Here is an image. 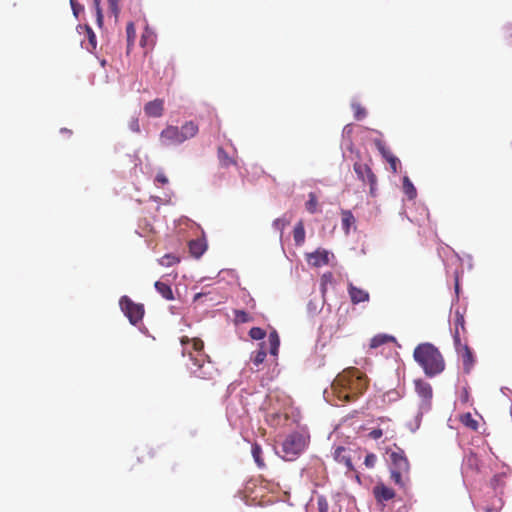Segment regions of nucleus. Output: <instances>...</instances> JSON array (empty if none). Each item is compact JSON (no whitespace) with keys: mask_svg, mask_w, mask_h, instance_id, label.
Segmentation results:
<instances>
[{"mask_svg":"<svg viewBox=\"0 0 512 512\" xmlns=\"http://www.w3.org/2000/svg\"><path fill=\"white\" fill-rule=\"evenodd\" d=\"M317 506L319 512H328L329 511V505L325 497L320 496L317 499Z\"/></svg>","mask_w":512,"mask_h":512,"instance_id":"42","label":"nucleus"},{"mask_svg":"<svg viewBox=\"0 0 512 512\" xmlns=\"http://www.w3.org/2000/svg\"><path fill=\"white\" fill-rule=\"evenodd\" d=\"M155 180L163 185L168 183V178L163 172H158Z\"/></svg>","mask_w":512,"mask_h":512,"instance_id":"48","label":"nucleus"},{"mask_svg":"<svg viewBox=\"0 0 512 512\" xmlns=\"http://www.w3.org/2000/svg\"><path fill=\"white\" fill-rule=\"evenodd\" d=\"M454 334H453V340L454 343H458L461 341V332H465V320L464 316L457 312L455 314L454 319Z\"/></svg>","mask_w":512,"mask_h":512,"instance_id":"18","label":"nucleus"},{"mask_svg":"<svg viewBox=\"0 0 512 512\" xmlns=\"http://www.w3.org/2000/svg\"><path fill=\"white\" fill-rule=\"evenodd\" d=\"M377 462V457L373 453H369L366 455L364 464L367 468H373Z\"/></svg>","mask_w":512,"mask_h":512,"instance_id":"43","label":"nucleus"},{"mask_svg":"<svg viewBox=\"0 0 512 512\" xmlns=\"http://www.w3.org/2000/svg\"><path fill=\"white\" fill-rule=\"evenodd\" d=\"M373 495L377 502L383 503L393 499L395 497V491L380 482L373 487Z\"/></svg>","mask_w":512,"mask_h":512,"instance_id":"10","label":"nucleus"},{"mask_svg":"<svg viewBox=\"0 0 512 512\" xmlns=\"http://www.w3.org/2000/svg\"><path fill=\"white\" fill-rule=\"evenodd\" d=\"M342 228L346 234L349 233L351 226L355 224V218L351 211L343 210L342 213Z\"/></svg>","mask_w":512,"mask_h":512,"instance_id":"22","label":"nucleus"},{"mask_svg":"<svg viewBox=\"0 0 512 512\" xmlns=\"http://www.w3.org/2000/svg\"><path fill=\"white\" fill-rule=\"evenodd\" d=\"M367 183L370 186V195L375 197L377 195V177L375 174H371L370 178L367 180Z\"/></svg>","mask_w":512,"mask_h":512,"instance_id":"40","label":"nucleus"},{"mask_svg":"<svg viewBox=\"0 0 512 512\" xmlns=\"http://www.w3.org/2000/svg\"><path fill=\"white\" fill-rule=\"evenodd\" d=\"M288 420V415L282 412H269L266 415L267 423L273 427L284 426Z\"/></svg>","mask_w":512,"mask_h":512,"instance_id":"16","label":"nucleus"},{"mask_svg":"<svg viewBox=\"0 0 512 512\" xmlns=\"http://www.w3.org/2000/svg\"><path fill=\"white\" fill-rule=\"evenodd\" d=\"M307 262L313 267H321L329 263V254L324 249L307 254Z\"/></svg>","mask_w":512,"mask_h":512,"instance_id":"12","label":"nucleus"},{"mask_svg":"<svg viewBox=\"0 0 512 512\" xmlns=\"http://www.w3.org/2000/svg\"><path fill=\"white\" fill-rule=\"evenodd\" d=\"M454 346L461 358L464 373L469 374L472 371L476 361L472 350L466 342L463 343L462 341H459V344L454 343Z\"/></svg>","mask_w":512,"mask_h":512,"instance_id":"9","label":"nucleus"},{"mask_svg":"<svg viewBox=\"0 0 512 512\" xmlns=\"http://www.w3.org/2000/svg\"><path fill=\"white\" fill-rule=\"evenodd\" d=\"M119 305L131 324L136 325L142 321L145 313L143 304L135 303L128 296L124 295L120 298Z\"/></svg>","mask_w":512,"mask_h":512,"instance_id":"7","label":"nucleus"},{"mask_svg":"<svg viewBox=\"0 0 512 512\" xmlns=\"http://www.w3.org/2000/svg\"><path fill=\"white\" fill-rule=\"evenodd\" d=\"M468 463L470 466H474L476 469H478V458L476 455H470L468 457Z\"/></svg>","mask_w":512,"mask_h":512,"instance_id":"49","label":"nucleus"},{"mask_svg":"<svg viewBox=\"0 0 512 512\" xmlns=\"http://www.w3.org/2000/svg\"><path fill=\"white\" fill-rule=\"evenodd\" d=\"M269 352L273 356H277L280 346V339L276 331H272L268 336Z\"/></svg>","mask_w":512,"mask_h":512,"instance_id":"21","label":"nucleus"},{"mask_svg":"<svg viewBox=\"0 0 512 512\" xmlns=\"http://www.w3.org/2000/svg\"><path fill=\"white\" fill-rule=\"evenodd\" d=\"M61 132H62V133H65V134H69V135H71V134H72V131H71V130H69V129H67V128H62V129H61Z\"/></svg>","mask_w":512,"mask_h":512,"instance_id":"51","label":"nucleus"},{"mask_svg":"<svg viewBox=\"0 0 512 512\" xmlns=\"http://www.w3.org/2000/svg\"><path fill=\"white\" fill-rule=\"evenodd\" d=\"M293 238L295 244L301 246L305 241V229L302 221H299L293 230Z\"/></svg>","mask_w":512,"mask_h":512,"instance_id":"20","label":"nucleus"},{"mask_svg":"<svg viewBox=\"0 0 512 512\" xmlns=\"http://www.w3.org/2000/svg\"><path fill=\"white\" fill-rule=\"evenodd\" d=\"M218 158L222 166L225 167L234 163L233 159H231L222 148L218 149Z\"/></svg>","mask_w":512,"mask_h":512,"instance_id":"34","label":"nucleus"},{"mask_svg":"<svg viewBox=\"0 0 512 512\" xmlns=\"http://www.w3.org/2000/svg\"><path fill=\"white\" fill-rule=\"evenodd\" d=\"M201 295H202L201 293H197V294L195 295V298H194V299H195V300H197L198 298H200V297H201Z\"/></svg>","mask_w":512,"mask_h":512,"instance_id":"52","label":"nucleus"},{"mask_svg":"<svg viewBox=\"0 0 512 512\" xmlns=\"http://www.w3.org/2000/svg\"><path fill=\"white\" fill-rule=\"evenodd\" d=\"M259 346L260 348L256 352H254L251 357V361L256 367H258L264 362L267 355L265 343H261Z\"/></svg>","mask_w":512,"mask_h":512,"instance_id":"23","label":"nucleus"},{"mask_svg":"<svg viewBox=\"0 0 512 512\" xmlns=\"http://www.w3.org/2000/svg\"><path fill=\"white\" fill-rule=\"evenodd\" d=\"M126 35H127V50L129 51L131 46L134 44L136 38V29L133 22L127 23L126 26Z\"/></svg>","mask_w":512,"mask_h":512,"instance_id":"27","label":"nucleus"},{"mask_svg":"<svg viewBox=\"0 0 512 512\" xmlns=\"http://www.w3.org/2000/svg\"><path fill=\"white\" fill-rule=\"evenodd\" d=\"M189 252L195 258H200L207 250V243L205 239H194L188 244Z\"/></svg>","mask_w":512,"mask_h":512,"instance_id":"15","label":"nucleus"},{"mask_svg":"<svg viewBox=\"0 0 512 512\" xmlns=\"http://www.w3.org/2000/svg\"><path fill=\"white\" fill-rule=\"evenodd\" d=\"M353 169L359 180L367 182L371 174H374L372 169L366 163L356 162L353 165Z\"/></svg>","mask_w":512,"mask_h":512,"instance_id":"17","label":"nucleus"},{"mask_svg":"<svg viewBox=\"0 0 512 512\" xmlns=\"http://www.w3.org/2000/svg\"><path fill=\"white\" fill-rule=\"evenodd\" d=\"M461 423L466 426L467 428H470L473 431H476L478 429V421L473 418L471 413H465L460 418Z\"/></svg>","mask_w":512,"mask_h":512,"instance_id":"26","label":"nucleus"},{"mask_svg":"<svg viewBox=\"0 0 512 512\" xmlns=\"http://www.w3.org/2000/svg\"><path fill=\"white\" fill-rule=\"evenodd\" d=\"M309 199L306 202V209L309 213L314 214L317 212L318 200L315 193L310 192L308 195Z\"/></svg>","mask_w":512,"mask_h":512,"instance_id":"30","label":"nucleus"},{"mask_svg":"<svg viewBox=\"0 0 512 512\" xmlns=\"http://www.w3.org/2000/svg\"><path fill=\"white\" fill-rule=\"evenodd\" d=\"M414 385L415 391L419 398L421 399L420 408L426 411L429 410L431 407V401L433 397L432 386L422 379L415 380Z\"/></svg>","mask_w":512,"mask_h":512,"instance_id":"8","label":"nucleus"},{"mask_svg":"<svg viewBox=\"0 0 512 512\" xmlns=\"http://www.w3.org/2000/svg\"><path fill=\"white\" fill-rule=\"evenodd\" d=\"M147 37H148V35L146 33L142 34L141 40H140L141 46H145Z\"/></svg>","mask_w":512,"mask_h":512,"instance_id":"50","label":"nucleus"},{"mask_svg":"<svg viewBox=\"0 0 512 512\" xmlns=\"http://www.w3.org/2000/svg\"><path fill=\"white\" fill-rule=\"evenodd\" d=\"M86 32H87V36H88L89 45L91 46L88 49L92 51V50L96 49V45H97L96 35H95L94 31L92 30V28L89 26H86Z\"/></svg>","mask_w":512,"mask_h":512,"instance_id":"37","label":"nucleus"},{"mask_svg":"<svg viewBox=\"0 0 512 512\" xmlns=\"http://www.w3.org/2000/svg\"><path fill=\"white\" fill-rule=\"evenodd\" d=\"M413 357L428 377L439 375L445 369V361L441 352L431 343L419 344L414 349Z\"/></svg>","mask_w":512,"mask_h":512,"instance_id":"3","label":"nucleus"},{"mask_svg":"<svg viewBox=\"0 0 512 512\" xmlns=\"http://www.w3.org/2000/svg\"><path fill=\"white\" fill-rule=\"evenodd\" d=\"M198 132V124L194 121H186L180 128L174 125L166 126L161 131L159 140L163 146L180 145L194 138Z\"/></svg>","mask_w":512,"mask_h":512,"instance_id":"5","label":"nucleus"},{"mask_svg":"<svg viewBox=\"0 0 512 512\" xmlns=\"http://www.w3.org/2000/svg\"><path fill=\"white\" fill-rule=\"evenodd\" d=\"M234 317V320L237 324L247 323L252 320V317L243 310H235Z\"/></svg>","mask_w":512,"mask_h":512,"instance_id":"31","label":"nucleus"},{"mask_svg":"<svg viewBox=\"0 0 512 512\" xmlns=\"http://www.w3.org/2000/svg\"><path fill=\"white\" fill-rule=\"evenodd\" d=\"M71 8L75 17H78L79 13L83 11V6L76 2V0H70Z\"/></svg>","mask_w":512,"mask_h":512,"instance_id":"45","label":"nucleus"},{"mask_svg":"<svg viewBox=\"0 0 512 512\" xmlns=\"http://www.w3.org/2000/svg\"><path fill=\"white\" fill-rule=\"evenodd\" d=\"M129 128H130L131 131H133L135 133H139L140 132V124H139L138 118H132L129 121Z\"/></svg>","mask_w":512,"mask_h":512,"instance_id":"46","label":"nucleus"},{"mask_svg":"<svg viewBox=\"0 0 512 512\" xmlns=\"http://www.w3.org/2000/svg\"><path fill=\"white\" fill-rule=\"evenodd\" d=\"M334 459L340 463L343 464L348 471H354V466L352 464V458L350 455V450L339 446L334 451Z\"/></svg>","mask_w":512,"mask_h":512,"instance_id":"13","label":"nucleus"},{"mask_svg":"<svg viewBox=\"0 0 512 512\" xmlns=\"http://www.w3.org/2000/svg\"><path fill=\"white\" fill-rule=\"evenodd\" d=\"M348 294L353 304L367 302L370 299L369 293L366 290L358 288L352 283L348 284Z\"/></svg>","mask_w":512,"mask_h":512,"instance_id":"14","label":"nucleus"},{"mask_svg":"<svg viewBox=\"0 0 512 512\" xmlns=\"http://www.w3.org/2000/svg\"><path fill=\"white\" fill-rule=\"evenodd\" d=\"M491 486L493 489L497 490L498 488H502L504 486V474H496L491 479Z\"/></svg>","mask_w":512,"mask_h":512,"instance_id":"38","label":"nucleus"},{"mask_svg":"<svg viewBox=\"0 0 512 512\" xmlns=\"http://www.w3.org/2000/svg\"><path fill=\"white\" fill-rule=\"evenodd\" d=\"M266 332L260 327H253L249 331V336L254 340H261L265 337Z\"/></svg>","mask_w":512,"mask_h":512,"instance_id":"36","label":"nucleus"},{"mask_svg":"<svg viewBox=\"0 0 512 512\" xmlns=\"http://www.w3.org/2000/svg\"><path fill=\"white\" fill-rule=\"evenodd\" d=\"M101 0H93L95 12H96V22L99 27L103 25V14L102 9L100 7Z\"/></svg>","mask_w":512,"mask_h":512,"instance_id":"35","label":"nucleus"},{"mask_svg":"<svg viewBox=\"0 0 512 512\" xmlns=\"http://www.w3.org/2000/svg\"><path fill=\"white\" fill-rule=\"evenodd\" d=\"M374 144L376 148L378 149L379 153L382 155V157L388 162V159L390 157H393L394 155L391 153V151L386 147L384 142L380 139H375Z\"/></svg>","mask_w":512,"mask_h":512,"instance_id":"28","label":"nucleus"},{"mask_svg":"<svg viewBox=\"0 0 512 512\" xmlns=\"http://www.w3.org/2000/svg\"><path fill=\"white\" fill-rule=\"evenodd\" d=\"M390 464V478L400 489L406 490L410 482V463L404 450L395 445L387 450Z\"/></svg>","mask_w":512,"mask_h":512,"instance_id":"4","label":"nucleus"},{"mask_svg":"<svg viewBox=\"0 0 512 512\" xmlns=\"http://www.w3.org/2000/svg\"><path fill=\"white\" fill-rule=\"evenodd\" d=\"M371 439L377 440L383 436V430L380 428L373 429L368 435Z\"/></svg>","mask_w":512,"mask_h":512,"instance_id":"47","label":"nucleus"},{"mask_svg":"<svg viewBox=\"0 0 512 512\" xmlns=\"http://www.w3.org/2000/svg\"><path fill=\"white\" fill-rule=\"evenodd\" d=\"M394 340V337L393 336H389V335H386V334H379V335H376L374 336L372 339H371V342H370V347L371 348H377L385 343H388L390 341H393Z\"/></svg>","mask_w":512,"mask_h":512,"instance_id":"25","label":"nucleus"},{"mask_svg":"<svg viewBox=\"0 0 512 512\" xmlns=\"http://www.w3.org/2000/svg\"><path fill=\"white\" fill-rule=\"evenodd\" d=\"M183 348L182 354L189 355L193 367H190L191 373L200 379H212L214 374V367L209 359V356L204 352V343L199 338L190 339L183 336L180 340Z\"/></svg>","mask_w":512,"mask_h":512,"instance_id":"2","label":"nucleus"},{"mask_svg":"<svg viewBox=\"0 0 512 512\" xmlns=\"http://www.w3.org/2000/svg\"><path fill=\"white\" fill-rule=\"evenodd\" d=\"M403 190L410 199L416 197V188L414 187L413 183L410 181L408 177H404L403 179Z\"/></svg>","mask_w":512,"mask_h":512,"instance_id":"29","label":"nucleus"},{"mask_svg":"<svg viewBox=\"0 0 512 512\" xmlns=\"http://www.w3.org/2000/svg\"><path fill=\"white\" fill-rule=\"evenodd\" d=\"M368 385L366 376L356 368H348L338 374L331 388L337 399L343 403L355 401Z\"/></svg>","mask_w":512,"mask_h":512,"instance_id":"1","label":"nucleus"},{"mask_svg":"<svg viewBox=\"0 0 512 512\" xmlns=\"http://www.w3.org/2000/svg\"><path fill=\"white\" fill-rule=\"evenodd\" d=\"M154 287L157 290V292L159 294H161V296L164 299H166V300H173L174 299V294H173V291L171 289V286L168 285L167 283H164V282H161V281H156L155 284H154Z\"/></svg>","mask_w":512,"mask_h":512,"instance_id":"19","label":"nucleus"},{"mask_svg":"<svg viewBox=\"0 0 512 512\" xmlns=\"http://www.w3.org/2000/svg\"><path fill=\"white\" fill-rule=\"evenodd\" d=\"M388 163L390 164L392 172L397 173L398 167L400 166L399 159L394 155L393 157H390V159H388Z\"/></svg>","mask_w":512,"mask_h":512,"instance_id":"44","label":"nucleus"},{"mask_svg":"<svg viewBox=\"0 0 512 512\" xmlns=\"http://www.w3.org/2000/svg\"><path fill=\"white\" fill-rule=\"evenodd\" d=\"M178 262H179V259L176 256H174L173 254H166L159 260L160 265L166 266V267L172 266Z\"/></svg>","mask_w":512,"mask_h":512,"instance_id":"33","label":"nucleus"},{"mask_svg":"<svg viewBox=\"0 0 512 512\" xmlns=\"http://www.w3.org/2000/svg\"><path fill=\"white\" fill-rule=\"evenodd\" d=\"M251 453H252V456L254 458V461L256 462L257 466L259 468H264L265 467V463H264V460L262 458V448L259 444L257 443H254L252 445V449H251Z\"/></svg>","mask_w":512,"mask_h":512,"instance_id":"24","label":"nucleus"},{"mask_svg":"<svg viewBox=\"0 0 512 512\" xmlns=\"http://www.w3.org/2000/svg\"><path fill=\"white\" fill-rule=\"evenodd\" d=\"M306 438L300 433L289 434L282 443V457L286 461L295 460L306 448Z\"/></svg>","mask_w":512,"mask_h":512,"instance_id":"6","label":"nucleus"},{"mask_svg":"<svg viewBox=\"0 0 512 512\" xmlns=\"http://www.w3.org/2000/svg\"><path fill=\"white\" fill-rule=\"evenodd\" d=\"M108 4L109 10L117 18L120 13L119 0H108Z\"/></svg>","mask_w":512,"mask_h":512,"instance_id":"41","label":"nucleus"},{"mask_svg":"<svg viewBox=\"0 0 512 512\" xmlns=\"http://www.w3.org/2000/svg\"><path fill=\"white\" fill-rule=\"evenodd\" d=\"M288 224L289 222L286 221L284 218H277L273 221V228L280 232V238L282 237L284 228Z\"/></svg>","mask_w":512,"mask_h":512,"instance_id":"39","label":"nucleus"},{"mask_svg":"<svg viewBox=\"0 0 512 512\" xmlns=\"http://www.w3.org/2000/svg\"><path fill=\"white\" fill-rule=\"evenodd\" d=\"M352 109L356 120H362L367 115L366 109L359 103H353Z\"/></svg>","mask_w":512,"mask_h":512,"instance_id":"32","label":"nucleus"},{"mask_svg":"<svg viewBox=\"0 0 512 512\" xmlns=\"http://www.w3.org/2000/svg\"><path fill=\"white\" fill-rule=\"evenodd\" d=\"M144 112L148 117H161L164 112V100L157 98L152 101H149L144 106Z\"/></svg>","mask_w":512,"mask_h":512,"instance_id":"11","label":"nucleus"}]
</instances>
